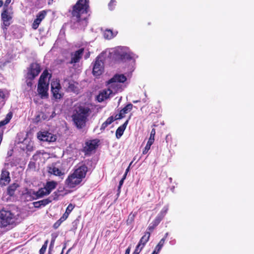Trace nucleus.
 <instances>
[{"mask_svg": "<svg viewBox=\"0 0 254 254\" xmlns=\"http://www.w3.org/2000/svg\"><path fill=\"white\" fill-rule=\"evenodd\" d=\"M89 8V0H79L73 6L72 19L85 27L87 24L86 15Z\"/></svg>", "mask_w": 254, "mask_h": 254, "instance_id": "1", "label": "nucleus"}, {"mask_svg": "<svg viewBox=\"0 0 254 254\" xmlns=\"http://www.w3.org/2000/svg\"><path fill=\"white\" fill-rule=\"evenodd\" d=\"M87 171L88 168L86 165L80 166L66 179L65 185L69 188H73L79 185L85 178Z\"/></svg>", "mask_w": 254, "mask_h": 254, "instance_id": "2", "label": "nucleus"}, {"mask_svg": "<svg viewBox=\"0 0 254 254\" xmlns=\"http://www.w3.org/2000/svg\"><path fill=\"white\" fill-rule=\"evenodd\" d=\"M90 111L89 108L82 106L79 107L74 111L72 118L77 128L81 129L85 126Z\"/></svg>", "mask_w": 254, "mask_h": 254, "instance_id": "3", "label": "nucleus"}, {"mask_svg": "<svg viewBox=\"0 0 254 254\" xmlns=\"http://www.w3.org/2000/svg\"><path fill=\"white\" fill-rule=\"evenodd\" d=\"M110 54L113 55V58L115 59L123 61L133 60L134 62L135 59L137 58V56L132 53L127 47H117L112 49Z\"/></svg>", "mask_w": 254, "mask_h": 254, "instance_id": "4", "label": "nucleus"}, {"mask_svg": "<svg viewBox=\"0 0 254 254\" xmlns=\"http://www.w3.org/2000/svg\"><path fill=\"white\" fill-rule=\"evenodd\" d=\"M127 80V77L124 74H115L107 83L108 87L113 91L114 94L122 90L121 83Z\"/></svg>", "mask_w": 254, "mask_h": 254, "instance_id": "5", "label": "nucleus"}, {"mask_svg": "<svg viewBox=\"0 0 254 254\" xmlns=\"http://www.w3.org/2000/svg\"><path fill=\"white\" fill-rule=\"evenodd\" d=\"M16 217L10 211L1 210L0 211V227H5L13 224L16 220Z\"/></svg>", "mask_w": 254, "mask_h": 254, "instance_id": "6", "label": "nucleus"}, {"mask_svg": "<svg viewBox=\"0 0 254 254\" xmlns=\"http://www.w3.org/2000/svg\"><path fill=\"white\" fill-rule=\"evenodd\" d=\"M41 68L39 64L32 63L31 64L27 73L26 78L31 80L34 79L40 72Z\"/></svg>", "mask_w": 254, "mask_h": 254, "instance_id": "7", "label": "nucleus"}, {"mask_svg": "<svg viewBox=\"0 0 254 254\" xmlns=\"http://www.w3.org/2000/svg\"><path fill=\"white\" fill-rule=\"evenodd\" d=\"M51 91L53 97L55 99H61L62 98L64 94L61 92V86L58 81H54L51 82Z\"/></svg>", "mask_w": 254, "mask_h": 254, "instance_id": "8", "label": "nucleus"}, {"mask_svg": "<svg viewBox=\"0 0 254 254\" xmlns=\"http://www.w3.org/2000/svg\"><path fill=\"white\" fill-rule=\"evenodd\" d=\"M1 17L3 22L2 27L3 28V32L5 33L7 30V27L9 26L10 24L12 16L10 11L7 8H4L1 13Z\"/></svg>", "mask_w": 254, "mask_h": 254, "instance_id": "9", "label": "nucleus"}, {"mask_svg": "<svg viewBox=\"0 0 254 254\" xmlns=\"http://www.w3.org/2000/svg\"><path fill=\"white\" fill-rule=\"evenodd\" d=\"M104 69V63L99 57H98L93 64L92 73L94 76L101 75Z\"/></svg>", "mask_w": 254, "mask_h": 254, "instance_id": "10", "label": "nucleus"}, {"mask_svg": "<svg viewBox=\"0 0 254 254\" xmlns=\"http://www.w3.org/2000/svg\"><path fill=\"white\" fill-rule=\"evenodd\" d=\"M48 84L46 82L39 81L37 91L42 99L47 98L48 97Z\"/></svg>", "mask_w": 254, "mask_h": 254, "instance_id": "11", "label": "nucleus"}, {"mask_svg": "<svg viewBox=\"0 0 254 254\" xmlns=\"http://www.w3.org/2000/svg\"><path fill=\"white\" fill-rule=\"evenodd\" d=\"M27 194L30 195L32 199H36L37 198L42 197L45 195L49 194L47 193V190L45 187L43 188L40 189L38 191H35L32 190L28 191Z\"/></svg>", "mask_w": 254, "mask_h": 254, "instance_id": "12", "label": "nucleus"}, {"mask_svg": "<svg viewBox=\"0 0 254 254\" xmlns=\"http://www.w3.org/2000/svg\"><path fill=\"white\" fill-rule=\"evenodd\" d=\"M9 175V172L6 169H2L0 177V186H5L9 183L11 180Z\"/></svg>", "mask_w": 254, "mask_h": 254, "instance_id": "13", "label": "nucleus"}, {"mask_svg": "<svg viewBox=\"0 0 254 254\" xmlns=\"http://www.w3.org/2000/svg\"><path fill=\"white\" fill-rule=\"evenodd\" d=\"M38 138L43 141L54 142L56 140V137L54 135L48 132H41L38 133Z\"/></svg>", "mask_w": 254, "mask_h": 254, "instance_id": "14", "label": "nucleus"}, {"mask_svg": "<svg viewBox=\"0 0 254 254\" xmlns=\"http://www.w3.org/2000/svg\"><path fill=\"white\" fill-rule=\"evenodd\" d=\"M20 147L21 149L26 150L27 153L30 152L34 150V143L28 138H25L21 143Z\"/></svg>", "mask_w": 254, "mask_h": 254, "instance_id": "15", "label": "nucleus"}, {"mask_svg": "<svg viewBox=\"0 0 254 254\" xmlns=\"http://www.w3.org/2000/svg\"><path fill=\"white\" fill-rule=\"evenodd\" d=\"M84 51L83 48H81L71 54V60L69 64H73L78 63L81 58Z\"/></svg>", "mask_w": 254, "mask_h": 254, "instance_id": "16", "label": "nucleus"}, {"mask_svg": "<svg viewBox=\"0 0 254 254\" xmlns=\"http://www.w3.org/2000/svg\"><path fill=\"white\" fill-rule=\"evenodd\" d=\"M47 14V12L45 10H42L40 11L36 16V18L34 20L32 24V28L34 29H36L41 22L45 17Z\"/></svg>", "mask_w": 254, "mask_h": 254, "instance_id": "17", "label": "nucleus"}, {"mask_svg": "<svg viewBox=\"0 0 254 254\" xmlns=\"http://www.w3.org/2000/svg\"><path fill=\"white\" fill-rule=\"evenodd\" d=\"M98 141L96 140H92L87 141L84 147V151L87 153H90L98 146Z\"/></svg>", "mask_w": 254, "mask_h": 254, "instance_id": "18", "label": "nucleus"}, {"mask_svg": "<svg viewBox=\"0 0 254 254\" xmlns=\"http://www.w3.org/2000/svg\"><path fill=\"white\" fill-rule=\"evenodd\" d=\"M111 94H114V93L108 87L107 89H105L101 91L97 96V98L99 102H101L104 100L109 98L110 95Z\"/></svg>", "mask_w": 254, "mask_h": 254, "instance_id": "19", "label": "nucleus"}, {"mask_svg": "<svg viewBox=\"0 0 254 254\" xmlns=\"http://www.w3.org/2000/svg\"><path fill=\"white\" fill-rule=\"evenodd\" d=\"M155 133V130L154 129H152L151 132L149 140H148V142H147V144H146L144 149L143 150L142 153L143 154H147V153L148 152L149 150L150 149V147H151V145L153 144V143L154 142V141Z\"/></svg>", "mask_w": 254, "mask_h": 254, "instance_id": "20", "label": "nucleus"}, {"mask_svg": "<svg viewBox=\"0 0 254 254\" xmlns=\"http://www.w3.org/2000/svg\"><path fill=\"white\" fill-rule=\"evenodd\" d=\"M57 185L58 183L55 181H52L47 182L44 186L47 190V193L50 194L51 191L57 187Z\"/></svg>", "mask_w": 254, "mask_h": 254, "instance_id": "21", "label": "nucleus"}, {"mask_svg": "<svg viewBox=\"0 0 254 254\" xmlns=\"http://www.w3.org/2000/svg\"><path fill=\"white\" fill-rule=\"evenodd\" d=\"M128 121L127 120L125 122V123L120 126L117 129L116 132V136L117 138H120L123 134L124 132L125 129L127 127V126L128 124Z\"/></svg>", "mask_w": 254, "mask_h": 254, "instance_id": "22", "label": "nucleus"}, {"mask_svg": "<svg viewBox=\"0 0 254 254\" xmlns=\"http://www.w3.org/2000/svg\"><path fill=\"white\" fill-rule=\"evenodd\" d=\"M150 236V233L149 232H146L144 235L140 239L137 245H139L140 248L143 249L146 243L148 241Z\"/></svg>", "mask_w": 254, "mask_h": 254, "instance_id": "23", "label": "nucleus"}, {"mask_svg": "<svg viewBox=\"0 0 254 254\" xmlns=\"http://www.w3.org/2000/svg\"><path fill=\"white\" fill-rule=\"evenodd\" d=\"M133 105L131 103L128 104L126 107L120 111L118 119H122L124 117V115L130 111L132 108Z\"/></svg>", "mask_w": 254, "mask_h": 254, "instance_id": "24", "label": "nucleus"}, {"mask_svg": "<svg viewBox=\"0 0 254 254\" xmlns=\"http://www.w3.org/2000/svg\"><path fill=\"white\" fill-rule=\"evenodd\" d=\"M51 202V200L49 198L44 199L40 201L33 202V205L36 208H39L42 206H45Z\"/></svg>", "mask_w": 254, "mask_h": 254, "instance_id": "25", "label": "nucleus"}, {"mask_svg": "<svg viewBox=\"0 0 254 254\" xmlns=\"http://www.w3.org/2000/svg\"><path fill=\"white\" fill-rule=\"evenodd\" d=\"M48 172L51 174H53L55 176H61L64 173L58 168L55 167H51L48 169Z\"/></svg>", "mask_w": 254, "mask_h": 254, "instance_id": "26", "label": "nucleus"}, {"mask_svg": "<svg viewBox=\"0 0 254 254\" xmlns=\"http://www.w3.org/2000/svg\"><path fill=\"white\" fill-rule=\"evenodd\" d=\"M7 93L5 91L0 89V107L4 104L7 97Z\"/></svg>", "mask_w": 254, "mask_h": 254, "instance_id": "27", "label": "nucleus"}, {"mask_svg": "<svg viewBox=\"0 0 254 254\" xmlns=\"http://www.w3.org/2000/svg\"><path fill=\"white\" fill-rule=\"evenodd\" d=\"M19 187L18 184L14 183L9 186L7 189V193L10 195H13L16 189Z\"/></svg>", "mask_w": 254, "mask_h": 254, "instance_id": "28", "label": "nucleus"}, {"mask_svg": "<svg viewBox=\"0 0 254 254\" xmlns=\"http://www.w3.org/2000/svg\"><path fill=\"white\" fill-rule=\"evenodd\" d=\"M114 120L115 119L113 116H111L109 117L107 119V120L102 124L100 129L104 130L106 128V127H107L110 124H111L114 121Z\"/></svg>", "mask_w": 254, "mask_h": 254, "instance_id": "29", "label": "nucleus"}, {"mask_svg": "<svg viewBox=\"0 0 254 254\" xmlns=\"http://www.w3.org/2000/svg\"><path fill=\"white\" fill-rule=\"evenodd\" d=\"M12 117V114L11 112L8 113L4 120L0 121V127L7 124Z\"/></svg>", "mask_w": 254, "mask_h": 254, "instance_id": "30", "label": "nucleus"}, {"mask_svg": "<svg viewBox=\"0 0 254 254\" xmlns=\"http://www.w3.org/2000/svg\"><path fill=\"white\" fill-rule=\"evenodd\" d=\"M116 35V34H114L110 29H107L104 32V37L106 39H111Z\"/></svg>", "mask_w": 254, "mask_h": 254, "instance_id": "31", "label": "nucleus"}, {"mask_svg": "<svg viewBox=\"0 0 254 254\" xmlns=\"http://www.w3.org/2000/svg\"><path fill=\"white\" fill-rule=\"evenodd\" d=\"M74 206L71 204H69L66 208L65 212L64 214V218H67L69 214L73 210Z\"/></svg>", "mask_w": 254, "mask_h": 254, "instance_id": "32", "label": "nucleus"}, {"mask_svg": "<svg viewBox=\"0 0 254 254\" xmlns=\"http://www.w3.org/2000/svg\"><path fill=\"white\" fill-rule=\"evenodd\" d=\"M165 241V238H162L158 244L156 246L154 251H157V252H159L161 250L162 247L163 246Z\"/></svg>", "mask_w": 254, "mask_h": 254, "instance_id": "33", "label": "nucleus"}, {"mask_svg": "<svg viewBox=\"0 0 254 254\" xmlns=\"http://www.w3.org/2000/svg\"><path fill=\"white\" fill-rule=\"evenodd\" d=\"M49 75V73L48 71L44 70L41 75L40 76L39 81L41 82H46V79L47 78L48 75Z\"/></svg>", "mask_w": 254, "mask_h": 254, "instance_id": "34", "label": "nucleus"}, {"mask_svg": "<svg viewBox=\"0 0 254 254\" xmlns=\"http://www.w3.org/2000/svg\"><path fill=\"white\" fill-rule=\"evenodd\" d=\"M135 216V214L134 213H130L128 216V218L127 220V225L131 224L134 221Z\"/></svg>", "mask_w": 254, "mask_h": 254, "instance_id": "35", "label": "nucleus"}, {"mask_svg": "<svg viewBox=\"0 0 254 254\" xmlns=\"http://www.w3.org/2000/svg\"><path fill=\"white\" fill-rule=\"evenodd\" d=\"M42 154V153L41 152V151H37L33 155L32 158L31 159L34 161H36L40 158V156Z\"/></svg>", "mask_w": 254, "mask_h": 254, "instance_id": "36", "label": "nucleus"}, {"mask_svg": "<svg viewBox=\"0 0 254 254\" xmlns=\"http://www.w3.org/2000/svg\"><path fill=\"white\" fill-rule=\"evenodd\" d=\"M67 83H68L67 89H68V91H74V92L75 91L76 87L73 83V82L71 81H69V82H68Z\"/></svg>", "mask_w": 254, "mask_h": 254, "instance_id": "37", "label": "nucleus"}, {"mask_svg": "<svg viewBox=\"0 0 254 254\" xmlns=\"http://www.w3.org/2000/svg\"><path fill=\"white\" fill-rule=\"evenodd\" d=\"M64 218V215L58 221H57L54 224V227L55 229H57L61 225V224L67 218Z\"/></svg>", "mask_w": 254, "mask_h": 254, "instance_id": "38", "label": "nucleus"}, {"mask_svg": "<svg viewBox=\"0 0 254 254\" xmlns=\"http://www.w3.org/2000/svg\"><path fill=\"white\" fill-rule=\"evenodd\" d=\"M168 210V206H165L162 210L161 211L160 213H159V215L161 217H162V218L164 217V216L166 215L167 211Z\"/></svg>", "mask_w": 254, "mask_h": 254, "instance_id": "39", "label": "nucleus"}, {"mask_svg": "<svg viewBox=\"0 0 254 254\" xmlns=\"http://www.w3.org/2000/svg\"><path fill=\"white\" fill-rule=\"evenodd\" d=\"M162 218V217H161L158 215L153 222V224L154 225V226H157L160 222Z\"/></svg>", "mask_w": 254, "mask_h": 254, "instance_id": "40", "label": "nucleus"}, {"mask_svg": "<svg viewBox=\"0 0 254 254\" xmlns=\"http://www.w3.org/2000/svg\"><path fill=\"white\" fill-rule=\"evenodd\" d=\"M116 0H111L110 2L108 4L109 8L112 10L114 8L115 5Z\"/></svg>", "mask_w": 254, "mask_h": 254, "instance_id": "41", "label": "nucleus"}, {"mask_svg": "<svg viewBox=\"0 0 254 254\" xmlns=\"http://www.w3.org/2000/svg\"><path fill=\"white\" fill-rule=\"evenodd\" d=\"M142 249L141 248H140V247L139 246V245H137L136 247V248L133 253V254H139V253L142 250Z\"/></svg>", "mask_w": 254, "mask_h": 254, "instance_id": "42", "label": "nucleus"}, {"mask_svg": "<svg viewBox=\"0 0 254 254\" xmlns=\"http://www.w3.org/2000/svg\"><path fill=\"white\" fill-rule=\"evenodd\" d=\"M55 238H53L51 241L49 250H51L53 247L54 243H55Z\"/></svg>", "mask_w": 254, "mask_h": 254, "instance_id": "43", "label": "nucleus"}, {"mask_svg": "<svg viewBox=\"0 0 254 254\" xmlns=\"http://www.w3.org/2000/svg\"><path fill=\"white\" fill-rule=\"evenodd\" d=\"M124 180H123V179H122L120 182H119V187H118V189L119 190L121 189L122 186L123 185V183H124Z\"/></svg>", "mask_w": 254, "mask_h": 254, "instance_id": "44", "label": "nucleus"}, {"mask_svg": "<svg viewBox=\"0 0 254 254\" xmlns=\"http://www.w3.org/2000/svg\"><path fill=\"white\" fill-rule=\"evenodd\" d=\"M46 249L41 248V249L39 251V254H44V253L46 252Z\"/></svg>", "mask_w": 254, "mask_h": 254, "instance_id": "45", "label": "nucleus"}, {"mask_svg": "<svg viewBox=\"0 0 254 254\" xmlns=\"http://www.w3.org/2000/svg\"><path fill=\"white\" fill-rule=\"evenodd\" d=\"M26 82H27V85L28 86L31 87V86H32V82L31 81V80H30V79H27Z\"/></svg>", "mask_w": 254, "mask_h": 254, "instance_id": "46", "label": "nucleus"}, {"mask_svg": "<svg viewBox=\"0 0 254 254\" xmlns=\"http://www.w3.org/2000/svg\"><path fill=\"white\" fill-rule=\"evenodd\" d=\"M156 226H154V225L153 224L152 226H149L148 228V229L150 231H152L153 230V229H154V228Z\"/></svg>", "mask_w": 254, "mask_h": 254, "instance_id": "47", "label": "nucleus"}, {"mask_svg": "<svg viewBox=\"0 0 254 254\" xmlns=\"http://www.w3.org/2000/svg\"><path fill=\"white\" fill-rule=\"evenodd\" d=\"M48 242V240H47V241L45 242L44 244L43 245V246L42 247V248H44V249H47V247Z\"/></svg>", "mask_w": 254, "mask_h": 254, "instance_id": "48", "label": "nucleus"}, {"mask_svg": "<svg viewBox=\"0 0 254 254\" xmlns=\"http://www.w3.org/2000/svg\"><path fill=\"white\" fill-rule=\"evenodd\" d=\"M11 2V0H6L4 4V6H7L10 2Z\"/></svg>", "mask_w": 254, "mask_h": 254, "instance_id": "49", "label": "nucleus"}, {"mask_svg": "<svg viewBox=\"0 0 254 254\" xmlns=\"http://www.w3.org/2000/svg\"><path fill=\"white\" fill-rule=\"evenodd\" d=\"M129 251H130L129 249V248L127 249L126 251L125 254H129Z\"/></svg>", "mask_w": 254, "mask_h": 254, "instance_id": "50", "label": "nucleus"}, {"mask_svg": "<svg viewBox=\"0 0 254 254\" xmlns=\"http://www.w3.org/2000/svg\"><path fill=\"white\" fill-rule=\"evenodd\" d=\"M127 172H125V174L124 175L123 177V178H122V179H123V180H125V179H126V176H127Z\"/></svg>", "mask_w": 254, "mask_h": 254, "instance_id": "51", "label": "nucleus"}, {"mask_svg": "<svg viewBox=\"0 0 254 254\" xmlns=\"http://www.w3.org/2000/svg\"><path fill=\"white\" fill-rule=\"evenodd\" d=\"M127 172H125V174L124 175L123 177V178H122V179H123V180H125V179H126V176H127Z\"/></svg>", "mask_w": 254, "mask_h": 254, "instance_id": "52", "label": "nucleus"}, {"mask_svg": "<svg viewBox=\"0 0 254 254\" xmlns=\"http://www.w3.org/2000/svg\"><path fill=\"white\" fill-rule=\"evenodd\" d=\"M131 163H132V162H131V163H130V164H129V166H128V167H127V168L126 169V172L128 173V171H129V167H130V166L131 165Z\"/></svg>", "mask_w": 254, "mask_h": 254, "instance_id": "53", "label": "nucleus"}, {"mask_svg": "<svg viewBox=\"0 0 254 254\" xmlns=\"http://www.w3.org/2000/svg\"><path fill=\"white\" fill-rule=\"evenodd\" d=\"M56 116V113L55 112H53L51 116V118H54L55 116Z\"/></svg>", "mask_w": 254, "mask_h": 254, "instance_id": "54", "label": "nucleus"}, {"mask_svg": "<svg viewBox=\"0 0 254 254\" xmlns=\"http://www.w3.org/2000/svg\"><path fill=\"white\" fill-rule=\"evenodd\" d=\"M119 114H117L115 116V118H114L115 120H119V119H118V117H119Z\"/></svg>", "mask_w": 254, "mask_h": 254, "instance_id": "55", "label": "nucleus"}, {"mask_svg": "<svg viewBox=\"0 0 254 254\" xmlns=\"http://www.w3.org/2000/svg\"><path fill=\"white\" fill-rule=\"evenodd\" d=\"M168 233H166L165 234V236L163 238H165V239L167 238V237H168Z\"/></svg>", "mask_w": 254, "mask_h": 254, "instance_id": "56", "label": "nucleus"}, {"mask_svg": "<svg viewBox=\"0 0 254 254\" xmlns=\"http://www.w3.org/2000/svg\"><path fill=\"white\" fill-rule=\"evenodd\" d=\"M3 1L2 0H0V7H1L3 5Z\"/></svg>", "mask_w": 254, "mask_h": 254, "instance_id": "57", "label": "nucleus"}, {"mask_svg": "<svg viewBox=\"0 0 254 254\" xmlns=\"http://www.w3.org/2000/svg\"><path fill=\"white\" fill-rule=\"evenodd\" d=\"M138 102H139V101H138V100H136V101H133V103H138Z\"/></svg>", "mask_w": 254, "mask_h": 254, "instance_id": "58", "label": "nucleus"}, {"mask_svg": "<svg viewBox=\"0 0 254 254\" xmlns=\"http://www.w3.org/2000/svg\"><path fill=\"white\" fill-rule=\"evenodd\" d=\"M31 164H32V165H34V162H32V161H30V163H29V165H31Z\"/></svg>", "mask_w": 254, "mask_h": 254, "instance_id": "59", "label": "nucleus"}, {"mask_svg": "<svg viewBox=\"0 0 254 254\" xmlns=\"http://www.w3.org/2000/svg\"><path fill=\"white\" fill-rule=\"evenodd\" d=\"M37 0V2H36L35 4H36V5H37V4H39V3H37V2H39V1L40 0Z\"/></svg>", "mask_w": 254, "mask_h": 254, "instance_id": "60", "label": "nucleus"}, {"mask_svg": "<svg viewBox=\"0 0 254 254\" xmlns=\"http://www.w3.org/2000/svg\"><path fill=\"white\" fill-rule=\"evenodd\" d=\"M155 253V251H154L152 254H154ZM156 254H157V253H156Z\"/></svg>", "mask_w": 254, "mask_h": 254, "instance_id": "61", "label": "nucleus"}, {"mask_svg": "<svg viewBox=\"0 0 254 254\" xmlns=\"http://www.w3.org/2000/svg\"><path fill=\"white\" fill-rule=\"evenodd\" d=\"M143 101L144 102H146V100H145V99H143Z\"/></svg>", "mask_w": 254, "mask_h": 254, "instance_id": "62", "label": "nucleus"}, {"mask_svg": "<svg viewBox=\"0 0 254 254\" xmlns=\"http://www.w3.org/2000/svg\"><path fill=\"white\" fill-rule=\"evenodd\" d=\"M158 253H159V252H157V251H155V254H156V253H157V254H158Z\"/></svg>", "mask_w": 254, "mask_h": 254, "instance_id": "63", "label": "nucleus"}, {"mask_svg": "<svg viewBox=\"0 0 254 254\" xmlns=\"http://www.w3.org/2000/svg\"><path fill=\"white\" fill-rule=\"evenodd\" d=\"M144 95H145V96H146V93H145H145H144Z\"/></svg>", "mask_w": 254, "mask_h": 254, "instance_id": "64", "label": "nucleus"}]
</instances>
